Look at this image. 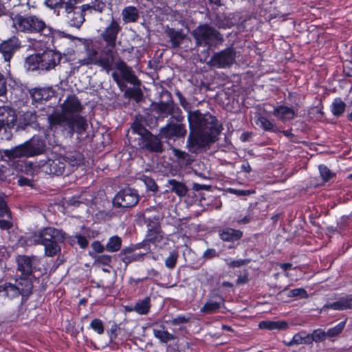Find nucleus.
<instances>
[{
    "mask_svg": "<svg viewBox=\"0 0 352 352\" xmlns=\"http://www.w3.org/2000/svg\"><path fill=\"white\" fill-rule=\"evenodd\" d=\"M179 103L188 112L190 134L187 140L188 150L198 153L200 150L216 140L220 133V125L215 117L210 114H202L199 111H191L190 105L180 92H177Z\"/></svg>",
    "mask_w": 352,
    "mask_h": 352,
    "instance_id": "1",
    "label": "nucleus"
},
{
    "mask_svg": "<svg viewBox=\"0 0 352 352\" xmlns=\"http://www.w3.org/2000/svg\"><path fill=\"white\" fill-rule=\"evenodd\" d=\"M83 109L80 100L74 95H69L61 104V112L54 111L47 117L49 129L56 131L61 127L72 137L74 133H84L87 127L86 119L80 115Z\"/></svg>",
    "mask_w": 352,
    "mask_h": 352,
    "instance_id": "2",
    "label": "nucleus"
},
{
    "mask_svg": "<svg viewBox=\"0 0 352 352\" xmlns=\"http://www.w3.org/2000/svg\"><path fill=\"white\" fill-rule=\"evenodd\" d=\"M65 239L64 233L58 229L48 227L32 233L28 238L29 245H42L44 246L45 255L53 257L60 253L59 245Z\"/></svg>",
    "mask_w": 352,
    "mask_h": 352,
    "instance_id": "3",
    "label": "nucleus"
},
{
    "mask_svg": "<svg viewBox=\"0 0 352 352\" xmlns=\"http://www.w3.org/2000/svg\"><path fill=\"white\" fill-rule=\"evenodd\" d=\"M12 27L17 31L24 33H39L45 36H60L61 33L53 30L51 27L36 16H24L19 14L12 19Z\"/></svg>",
    "mask_w": 352,
    "mask_h": 352,
    "instance_id": "4",
    "label": "nucleus"
},
{
    "mask_svg": "<svg viewBox=\"0 0 352 352\" xmlns=\"http://www.w3.org/2000/svg\"><path fill=\"white\" fill-rule=\"evenodd\" d=\"M192 35L197 45L206 47L208 49L212 47H217L223 41L222 34L214 28L208 24L197 26L192 31Z\"/></svg>",
    "mask_w": 352,
    "mask_h": 352,
    "instance_id": "5",
    "label": "nucleus"
},
{
    "mask_svg": "<svg viewBox=\"0 0 352 352\" xmlns=\"http://www.w3.org/2000/svg\"><path fill=\"white\" fill-rule=\"evenodd\" d=\"M32 283L28 278H19L16 279L14 284L6 283L0 285V293L2 296L10 300L21 296L23 298L32 294Z\"/></svg>",
    "mask_w": 352,
    "mask_h": 352,
    "instance_id": "6",
    "label": "nucleus"
},
{
    "mask_svg": "<svg viewBox=\"0 0 352 352\" xmlns=\"http://www.w3.org/2000/svg\"><path fill=\"white\" fill-rule=\"evenodd\" d=\"M235 58V50L232 47H228L214 53L208 62V65L217 68H226L233 65Z\"/></svg>",
    "mask_w": 352,
    "mask_h": 352,
    "instance_id": "7",
    "label": "nucleus"
},
{
    "mask_svg": "<svg viewBox=\"0 0 352 352\" xmlns=\"http://www.w3.org/2000/svg\"><path fill=\"white\" fill-rule=\"evenodd\" d=\"M139 201L137 190L127 188L120 190L113 199V204L122 208H131Z\"/></svg>",
    "mask_w": 352,
    "mask_h": 352,
    "instance_id": "8",
    "label": "nucleus"
},
{
    "mask_svg": "<svg viewBox=\"0 0 352 352\" xmlns=\"http://www.w3.org/2000/svg\"><path fill=\"white\" fill-rule=\"evenodd\" d=\"M121 30L122 27L120 23L112 17L109 23L101 32L100 37L108 47L114 48L116 45L118 35Z\"/></svg>",
    "mask_w": 352,
    "mask_h": 352,
    "instance_id": "9",
    "label": "nucleus"
},
{
    "mask_svg": "<svg viewBox=\"0 0 352 352\" xmlns=\"http://www.w3.org/2000/svg\"><path fill=\"white\" fill-rule=\"evenodd\" d=\"M42 172L49 175H60L63 174L66 166L62 155L54 156L40 165Z\"/></svg>",
    "mask_w": 352,
    "mask_h": 352,
    "instance_id": "10",
    "label": "nucleus"
},
{
    "mask_svg": "<svg viewBox=\"0 0 352 352\" xmlns=\"http://www.w3.org/2000/svg\"><path fill=\"white\" fill-rule=\"evenodd\" d=\"M187 133L184 124L168 122L165 126L160 129V135L166 139L184 138Z\"/></svg>",
    "mask_w": 352,
    "mask_h": 352,
    "instance_id": "11",
    "label": "nucleus"
},
{
    "mask_svg": "<svg viewBox=\"0 0 352 352\" xmlns=\"http://www.w3.org/2000/svg\"><path fill=\"white\" fill-rule=\"evenodd\" d=\"M21 47V41L16 36H12L0 43V53L4 60L9 63L14 53Z\"/></svg>",
    "mask_w": 352,
    "mask_h": 352,
    "instance_id": "12",
    "label": "nucleus"
},
{
    "mask_svg": "<svg viewBox=\"0 0 352 352\" xmlns=\"http://www.w3.org/2000/svg\"><path fill=\"white\" fill-rule=\"evenodd\" d=\"M116 69L120 72V78L126 81L127 82L134 85L140 86L141 84L140 80L135 75L133 69L127 66V65L121 59H119L115 63Z\"/></svg>",
    "mask_w": 352,
    "mask_h": 352,
    "instance_id": "13",
    "label": "nucleus"
},
{
    "mask_svg": "<svg viewBox=\"0 0 352 352\" xmlns=\"http://www.w3.org/2000/svg\"><path fill=\"white\" fill-rule=\"evenodd\" d=\"M16 118L14 110L0 106V131L4 129L6 131L12 129L16 124Z\"/></svg>",
    "mask_w": 352,
    "mask_h": 352,
    "instance_id": "14",
    "label": "nucleus"
},
{
    "mask_svg": "<svg viewBox=\"0 0 352 352\" xmlns=\"http://www.w3.org/2000/svg\"><path fill=\"white\" fill-rule=\"evenodd\" d=\"M61 60L60 54L50 50L40 54L39 69L43 70H50L54 68L59 64Z\"/></svg>",
    "mask_w": 352,
    "mask_h": 352,
    "instance_id": "15",
    "label": "nucleus"
},
{
    "mask_svg": "<svg viewBox=\"0 0 352 352\" xmlns=\"http://www.w3.org/2000/svg\"><path fill=\"white\" fill-rule=\"evenodd\" d=\"M139 146L142 148H146L151 152L161 153L162 144L160 140L153 135L151 132L142 138H139Z\"/></svg>",
    "mask_w": 352,
    "mask_h": 352,
    "instance_id": "16",
    "label": "nucleus"
},
{
    "mask_svg": "<svg viewBox=\"0 0 352 352\" xmlns=\"http://www.w3.org/2000/svg\"><path fill=\"white\" fill-rule=\"evenodd\" d=\"M90 8L89 4L82 5L81 8L72 7L65 9L67 12V18L69 19L70 24L74 27H80L85 21L84 12Z\"/></svg>",
    "mask_w": 352,
    "mask_h": 352,
    "instance_id": "17",
    "label": "nucleus"
},
{
    "mask_svg": "<svg viewBox=\"0 0 352 352\" xmlns=\"http://www.w3.org/2000/svg\"><path fill=\"white\" fill-rule=\"evenodd\" d=\"M29 157L41 154L45 150V143L38 137L33 136L32 139L24 143Z\"/></svg>",
    "mask_w": 352,
    "mask_h": 352,
    "instance_id": "18",
    "label": "nucleus"
},
{
    "mask_svg": "<svg viewBox=\"0 0 352 352\" xmlns=\"http://www.w3.org/2000/svg\"><path fill=\"white\" fill-rule=\"evenodd\" d=\"M112 49L102 51L100 58H98L97 65L101 67L107 73L112 69L115 60Z\"/></svg>",
    "mask_w": 352,
    "mask_h": 352,
    "instance_id": "19",
    "label": "nucleus"
},
{
    "mask_svg": "<svg viewBox=\"0 0 352 352\" xmlns=\"http://www.w3.org/2000/svg\"><path fill=\"white\" fill-rule=\"evenodd\" d=\"M37 262L36 256H19L17 258L18 270L24 275H30L33 270V265Z\"/></svg>",
    "mask_w": 352,
    "mask_h": 352,
    "instance_id": "20",
    "label": "nucleus"
},
{
    "mask_svg": "<svg viewBox=\"0 0 352 352\" xmlns=\"http://www.w3.org/2000/svg\"><path fill=\"white\" fill-rule=\"evenodd\" d=\"M64 162L72 167L78 166L82 164L84 160L83 155L77 151H67L62 155Z\"/></svg>",
    "mask_w": 352,
    "mask_h": 352,
    "instance_id": "21",
    "label": "nucleus"
},
{
    "mask_svg": "<svg viewBox=\"0 0 352 352\" xmlns=\"http://www.w3.org/2000/svg\"><path fill=\"white\" fill-rule=\"evenodd\" d=\"M219 236L223 241L234 242L242 237L243 232L239 230L226 228L219 230Z\"/></svg>",
    "mask_w": 352,
    "mask_h": 352,
    "instance_id": "22",
    "label": "nucleus"
},
{
    "mask_svg": "<svg viewBox=\"0 0 352 352\" xmlns=\"http://www.w3.org/2000/svg\"><path fill=\"white\" fill-rule=\"evenodd\" d=\"M332 309L334 310L352 309V296L340 298L336 302L324 305L323 309Z\"/></svg>",
    "mask_w": 352,
    "mask_h": 352,
    "instance_id": "23",
    "label": "nucleus"
},
{
    "mask_svg": "<svg viewBox=\"0 0 352 352\" xmlns=\"http://www.w3.org/2000/svg\"><path fill=\"white\" fill-rule=\"evenodd\" d=\"M284 344L287 346H293L300 344H311L309 333H307L304 331H300L299 333H296L289 341H284Z\"/></svg>",
    "mask_w": 352,
    "mask_h": 352,
    "instance_id": "24",
    "label": "nucleus"
},
{
    "mask_svg": "<svg viewBox=\"0 0 352 352\" xmlns=\"http://www.w3.org/2000/svg\"><path fill=\"white\" fill-rule=\"evenodd\" d=\"M260 329L267 330H285L288 327V323L285 320H263L259 322Z\"/></svg>",
    "mask_w": 352,
    "mask_h": 352,
    "instance_id": "25",
    "label": "nucleus"
},
{
    "mask_svg": "<svg viewBox=\"0 0 352 352\" xmlns=\"http://www.w3.org/2000/svg\"><path fill=\"white\" fill-rule=\"evenodd\" d=\"M121 14L122 21L126 23L136 22L140 16L138 8L132 6L125 7Z\"/></svg>",
    "mask_w": 352,
    "mask_h": 352,
    "instance_id": "26",
    "label": "nucleus"
},
{
    "mask_svg": "<svg viewBox=\"0 0 352 352\" xmlns=\"http://www.w3.org/2000/svg\"><path fill=\"white\" fill-rule=\"evenodd\" d=\"M166 186L169 188L170 191L175 192L179 197H184L188 192L186 184L175 179H169Z\"/></svg>",
    "mask_w": 352,
    "mask_h": 352,
    "instance_id": "27",
    "label": "nucleus"
},
{
    "mask_svg": "<svg viewBox=\"0 0 352 352\" xmlns=\"http://www.w3.org/2000/svg\"><path fill=\"white\" fill-rule=\"evenodd\" d=\"M144 255V254L133 253V250L131 248H126L121 251V252L119 254V257L126 266L131 262L142 260Z\"/></svg>",
    "mask_w": 352,
    "mask_h": 352,
    "instance_id": "28",
    "label": "nucleus"
},
{
    "mask_svg": "<svg viewBox=\"0 0 352 352\" xmlns=\"http://www.w3.org/2000/svg\"><path fill=\"white\" fill-rule=\"evenodd\" d=\"M274 116L280 120H292L296 116L294 109L286 106H279L274 109Z\"/></svg>",
    "mask_w": 352,
    "mask_h": 352,
    "instance_id": "29",
    "label": "nucleus"
},
{
    "mask_svg": "<svg viewBox=\"0 0 352 352\" xmlns=\"http://www.w3.org/2000/svg\"><path fill=\"white\" fill-rule=\"evenodd\" d=\"M80 0H45V4L50 8H65L68 9L74 7Z\"/></svg>",
    "mask_w": 352,
    "mask_h": 352,
    "instance_id": "30",
    "label": "nucleus"
},
{
    "mask_svg": "<svg viewBox=\"0 0 352 352\" xmlns=\"http://www.w3.org/2000/svg\"><path fill=\"white\" fill-rule=\"evenodd\" d=\"M4 153L5 155L8 157L9 158L29 157L24 143L17 146H15L12 149L6 150Z\"/></svg>",
    "mask_w": 352,
    "mask_h": 352,
    "instance_id": "31",
    "label": "nucleus"
},
{
    "mask_svg": "<svg viewBox=\"0 0 352 352\" xmlns=\"http://www.w3.org/2000/svg\"><path fill=\"white\" fill-rule=\"evenodd\" d=\"M98 52L94 49H87V55L85 58L79 59L78 63L80 65H96L98 63Z\"/></svg>",
    "mask_w": 352,
    "mask_h": 352,
    "instance_id": "32",
    "label": "nucleus"
},
{
    "mask_svg": "<svg viewBox=\"0 0 352 352\" xmlns=\"http://www.w3.org/2000/svg\"><path fill=\"white\" fill-rule=\"evenodd\" d=\"M153 331L154 336L159 339L160 342L164 343H166L176 339V337L173 334L165 331L164 327H162V329H153Z\"/></svg>",
    "mask_w": 352,
    "mask_h": 352,
    "instance_id": "33",
    "label": "nucleus"
},
{
    "mask_svg": "<svg viewBox=\"0 0 352 352\" xmlns=\"http://www.w3.org/2000/svg\"><path fill=\"white\" fill-rule=\"evenodd\" d=\"M122 239L117 236L110 237L105 245V250L109 252H118L122 246Z\"/></svg>",
    "mask_w": 352,
    "mask_h": 352,
    "instance_id": "34",
    "label": "nucleus"
},
{
    "mask_svg": "<svg viewBox=\"0 0 352 352\" xmlns=\"http://www.w3.org/2000/svg\"><path fill=\"white\" fill-rule=\"evenodd\" d=\"M150 301V298L146 297L143 300L138 302L133 306L134 311L137 312L138 314L140 315L147 314L149 312L151 308Z\"/></svg>",
    "mask_w": 352,
    "mask_h": 352,
    "instance_id": "35",
    "label": "nucleus"
},
{
    "mask_svg": "<svg viewBox=\"0 0 352 352\" xmlns=\"http://www.w3.org/2000/svg\"><path fill=\"white\" fill-rule=\"evenodd\" d=\"M166 33L170 38L173 47H178L184 38V35H183L180 32L176 31L173 28H168L166 30Z\"/></svg>",
    "mask_w": 352,
    "mask_h": 352,
    "instance_id": "36",
    "label": "nucleus"
},
{
    "mask_svg": "<svg viewBox=\"0 0 352 352\" xmlns=\"http://www.w3.org/2000/svg\"><path fill=\"white\" fill-rule=\"evenodd\" d=\"M256 124L265 131L273 132L277 131L276 125L272 121L263 116H259L256 121Z\"/></svg>",
    "mask_w": 352,
    "mask_h": 352,
    "instance_id": "37",
    "label": "nucleus"
},
{
    "mask_svg": "<svg viewBox=\"0 0 352 352\" xmlns=\"http://www.w3.org/2000/svg\"><path fill=\"white\" fill-rule=\"evenodd\" d=\"M346 104L340 98L334 99L331 106L332 113L338 117L344 112Z\"/></svg>",
    "mask_w": 352,
    "mask_h": 352,
    "instance_id": "38",
    "label": "nucleus"
},
{
    "mask_svg": "<svg viewBox=\"0 0 352 352\" xmlns=\"http://www.w3.org/2000/svg\"><path fill=\"white\" fill-rule=\"evenodd\" d=\"M221 307V302L213 300L207 301L201 308V312L205 314L215 313Z\"/></svg>",
    "mask_w": 352,
    "mask_h": 352,
    "instance_id": "39",
    "label": "nucleus"
},
{
    "mask_svg": "<svg viewBox=\"0 0 352 352\" xmlns=\"http://www.w3.org/2000/svg\"><path fill=\"white\" fill-rule=\"evenodd\" d=\"M124 96L128 98H133L136 102L142 100L143 94L139 86L136 87H129L124 91Z\"/></svg>",
    "mask_w": 352,
    "mask_h": 352,
    "instance_id": "40",
    "label": "nucleus"
},
{
    "mask_svg": "<svg viewBox=\"0 0 352 352\" xmlns=\"http://www.w3.org/2000/svg\"><path fill=\"white\" fill-rule=\"evenodd\" d=\"M25 64L28 65L29 69H39L40 65V54H32L29 56L25 59Z\"/></svg>",
    "mask_w": 352,
    "mask_h": 352,
    "instance_id": "41",
    "label": "nucleus"
},
{
    "mask_svg": "<svg viewBox=\"0 0 352 352\" xmlns=\"http://www.w3.org/2000/svg\"><path fill=\"white\" fill-rule=\"evenodd\" d=\"M309 336L311 344L313 342H320L324 341L327 338V332L320 329L314 330L312 333H309Z\"/></svg>",
    "mask_w": 352,
    "mask_h": 352,
    "instance_id": "42",
    "label": "nucleus"
},
{
    "mask_svg": "<svg viewBox=\"0 0 352 352\" xmlns=\"http://www.w3.org/2000/svg\"><path fill=\"white\" fill-rule=\"evenodd\" d=\"M346 324V320L340 322L335 327L330 328L327 330V336L328 338H333L340 335L343 331Z\"/></svg>",
    "mask_w": 352,
    "mask_h": 352,
    "instance_id": "43",
    "label": "nucleus"
},
{
    "mask_svg": "<svg viewBox=\"0 0 352 352\" xmlns=\"http://www.w3.org/2000/svg\"><path fill=\"white\" fill-rule=\"evenodd\" d=\"M287 296L289 298H307L308 294L307 291L303 288H296L288 292Z\"/></svg>",
    "mask_w": 352,
    "mask_h": 352,
    "instance_id": "44",
    "label": "nucleus"
},
{
    "mask_svg": "<svg viewBox=\"0 0 352 352\" xmlns=\"http://www.w3.org/2000/svg\"><path fill=\"white\" fill-rule=\"evenodd\" d=\"M159 111L165 115H172L175 113V107L173 102H162L158 106Z\"/></svg>",
    "mask_w": 352,
    "mask_h": 352,
    "instance_id": "45",
    "label": "nucleus"
},
{
    "mask_svg": "<svg viewBox=\"0 0 352 352\" xmlns=\"http://www.w3.org/2000/svg\"><path fill=\"white\" fill-rule=\"evenodd\" d=\"M178 256L179 255L177 252H170L168 256L165 260L166 267L168 269H173L176 265Z\"/></svg>",
    "mask_w": 352,
    "mask_h": 352,
    "instance_id": "46",
    "label": "nucleus"
},
{
    "mask_svg": "<svg viewBox=\"0 0 352 352\" xmlns=\"http://www.w3.org/2000/svg\"><path fill=\"white\" fill-rule=\"evenodd\" d=\"M131 130L134 133L140 135V138L145 136L149 131L146 129L142 124L138 122H135L131 126Z\"/></svg>",
    "mask_w": 352,
    "mask_h": 352,
    "instance_id": "47",
    "label": "nucleus"
},
{
    "mask_svg": "<svg viewBox=\"0 0 352 352\" xmlns=\"http://www.w3.org/2000/svg\"><path fill=\"white\" fill-rule=\"evenodd\" d=\"M90 327L97 333L101 335L104 333V327L101 320L95 318L90 323Z\"/></svg>",
    "mask_w": 352,
    "mask_h": 352,
    "instance_id": "48",
    "label": "nucleus"
},
{
    "mask_svg": "<svg viewBox=\"0 0 352 352\" xmlns=\"http://www.w3.org/2000/svg\"><path fill=\"white\" fill-rule=\"evenodd\" d=\"M320 174L324 182L329 181L334 176V174L325 166H319Z\"/></svg>",
    "mask_w": 352,
    "mask_h": 352,
    "instance_id": "49",
    "label": "nucleus"
},
{
    "mask_svg": "<svg viewBox=\"0 0 352 352\" xmlns=\"http://www.w3.org/2000/svg\"><path fill=\"white\" fill-rule=\"evenodd\" d=\"M142 179L148 190L153 192L157 190V186L154 179L146 176H143Z\"/></svg>",
    "mask_w": 352,
    "mask_h": 352,
    "instance_id": "50",
    "label": "nucleus"
},
{
    "mask_svg": "<svg viewBox=\"0 0 352 352\" xmlns=\"http://www.w3.org/2000/svg\"><path fill=\"white\" fill-rule=\"evenodd\" d=\"M190 320L189 316H178L174 318H173L171 320H170V323L172 325H180L185 323H187Z\"/></svg>",
    "mask_w": 352,
    "mask_h": 352,
    "instance_id": "51",
    "label": "nucleus"
},
{
    "mask_svg": "<svg viewBox=\"0 0 352 352\" xmlns=\"http://www.w3.org/2000/svg\"><path fill=\"white\" fill-rule=\"evenodd\" d=\"M23 119L25 124L28 125L34 123L36 120V115L34 112L28 111L24 113Z\"/></svg>",
    "mask_w": 352,
    "mask_h": 352,
    "instance_id": "52",
    "label": "nucleus"
},
{
    "mask_svg": "<svg viewBox=\"0 0 352 352\" xmlns=\"http://www.w3.org/2000/svg\"><path fill=\"white\" fill-rule=\"evenodd\" d=\"M252 219V214L251 212V210H248V213L245 215L243 217H235L234 221L238 224H247L250 222V221Z\"/></svg>",
    "mask_w": 352,
    "mask_h": 352,
    "instance_id": "53",
    "label": "nucleus"
},
{
    "mask_svg": "<svg viewBox=\"0 0 352 352\" xmlns=\"http://www.w3.org/2000/svg\"><path fill=\"white\" fill-rule=\"evenodd\" d=\"M96 261L104 265H109L111 262V256L107 254L99 255L96 258Z\"/></svg>",
    "mask_w": 352,
    "mask_h": 352,
    "instance_id": "54",
    "label": "nucleus"
},
{
    "mask_svg": "<svg viewBox=\"0 0 352 352\" xmlns=\"http://www.w3.org/2000/svg\"><path fill=\"white\" fill-rule=\"evenodd\" d=\"M9 213V210L4 198L0 195V217H4Z\"/></svg>",
    "mask_w": 352,
    "mask_h": 352,
    "instance_id": "55",
    "label": "nucleus"
},
{
    "mask_svg": "<svg viewBox=\"0 0 352 352\" xmlns=\"http://www.w3.org/2000/svg\"><path fill=\"white\" fill-rule=\"evenodd\" d=\"M111 76L113 80L117 83V85L121 89L126 87V85L122 82L118 72H113Z\"/></svg>",
    "mask_w": 352,
    "mask_h": 352,
    "instance_id": "56",
    "label": "nucleus"
},
{
    "mask_svg": "<svg viewBox=\"0 0 352 352\" xmlns=\"http://www.w3.org/2000/svg\"><path fill=\"white\" fill-rule=\"evenodd\" d=\"M91 247L93 250L98 253H102L105 250V247L98 241L93 242L91 243Z\"/></svg>",
    "mask_w": 352,
    "mask_h": 352,
    "instance_id": "57",
    "label": "nucleus"
},
{
    "mask_svg": "<svg viewBox=\"0 0 352 352\" xmlns=\"http://www.w3.org/2000/svg\"><path fill=\"white\" fill-rule=\"evenodd\" d=\"M104 8V3L102 1H99L98 0H96V1L93 2L92 5L90 6V8H93L94 10L99 12H102Z\"/></svg>",
    "mask_w": 352,
    "mask_h": 352,
    "instance_id": "58",
    "label": "nucleus"
},
{
    "mask_svg": "<svg viewBox=\"0 0 352 352\" xmlns=\"http://www.w3.org/2000/svg\"><path fill=\"white\" fill-rule=\"evenodd\" d=\"M204 257L207 259L214 258L217 256V252L214 249H207L204 253Z\"/></svg>",
    "mask_w": 352,
    "mask_h": 352,
    "instance_id": "59",
    "label": "nucleus"
},
{
    "mask_svg": "<svg viewBox=\"0 0 352 352\" xmlns=\"http://www.w3.org/2000/svg\"><path fill=\"white\" fill-rule=\"evenodd\" d=\"M172 151L175 156L181 160H185L188 155V154L186 152L175 148H173Z\"/></svg>",
    "mask_w": 352,
    "mask_h": 352,
    "instance_id": "60",
    "label": "nucleus"
},
{
    "mask_svg": "<svg viewBox=\"0 0 352 352\" xmlns=\"http://www.w3.org/2000/svg\"><path fill=\"white\" fill-rule=\"evenodd\" d=\"M77 243L82 248H85L88 245L87 239L81 235H77L76 236Z\"/></svg>",
    "mask_w": 352,
    "mask_h": 352,
    "instance_id": "61",
    "label": "nucleus"
},
{
    "mask_svg": "<svg viewBox=\"0 0 352 352\" xmlns=\"http://www.w3.org/2000/svg\"><path fill=\"white\" fill-rule=\"evenodd\" d=\"M344 72L347 76H352V62L346 61L344 64Z\"/></svg>",
    "mask_w": 352,
    "mask_h": 352,
    "instance_id": "62",
    "label": "nucleus"
},
{
    "mask_svg": "<svg viewBox=\"0 0 352 352\" xmlns=\"http://www.w3.org/2000/svg\"><path fill=\"white\" fill-rule=\"evenodd\" d=\"M246 263L243 260H237V261H233L228 263V266L230 267H239L243 265H245Z\"/></svg>",
    "mask_w": 352,
    "mask_h": 352,
    "instance_id": "63",
    "label": "nucleus"
},
{
    "mask_svg": "<svg viewBox=\"0 0 352 352\" xmlns=\"http://www.w3.org/2000/svg\"><path fill=\"white\" fill-rule=\"evenodd\" d=\"M18 184L21 186H31V181L24 177H20L18 179Z\"/></svg>",
    "mask_w": 352,
    "mask_h": 352,
    "instance_id": "64",
    "label": "nucleus"
}]
</instances>
